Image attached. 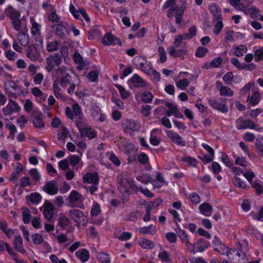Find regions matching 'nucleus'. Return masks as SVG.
<instances>
[{"label": "nucleus", "instance_id": "13d9d810", "mask_svg": "<svg viewBox=\"0 0 263 263\" xmlns=\"http://www.w3.org/2000/svg\"><path fill=\"white\" fill-rule=\"evenodd\" d=\"M29 173L33 180H34L36 183L41 178V174L36 168H32L30 170Z\"/></svg>", "mask_w": 263, "mask_h": 263}, {"label": "nucleus", "instance_id": "603ef678", "mask_svg": "<svg viewBox=\"0 0 263 263\" xmlns=\"http://www.w3.org/2000/svg\"><path fill=\"white\" fill-rule=\"evenodd\" d=\"M197 32V28L195 26H193L190 27L189 29V32L185 33H184V40H190L194 37Z\"/></svg>", "mask_w": 263, "mask_h": 263}, {"label": "nucleus", "instance_id": "69168bd1", "mask_svg": "<svg viewBox=\"0 0 263 263\" xmlns=\"http://www.w3.org/2000/svg\"><path fill=\"white\" fill-rule=\"evenodd\" d=\"M216 20H217V22L214 26L213 32L216 35H218L223 28V25L222 18Z\"/></svg>", "mask_w": 263, "mask_h": 263}, {"label": "nucleus", "instance_id": "e2e57ef3", "mask_svg": "<svg viewBox=\"0 0 263 263\" xmlns=\"http://www.w3.org/2000/svg\"><path fill=\"white\" fill-rule=\"evenodd\" d=\"M256 147L258 154L263 157V137L256 139Z\"/></svg>", "mask_w": 263, "mask_h": 263}, {"label": "nucleus", "instance_id": "79ce46f5", "mask_svg": "<svg viewBox=\"0 0 263 263\" xmlns=\"http://www.w3.org/2000/svg\"><path fill=\"white\" fill-rule=\"evenodd\" d=\"M76 255L83 262L87 261L89 258V253L85 249L76 252Z\"/></svg>", "mask_w": 263, "mask_h": 263}, {"label": "nucleus", "instance_id": "7c9ffc66", "mask_svg": "<svg viewBox=\"0 0 263 263\" xmlns=\"http://www.w3.org/2000/svg\"><path fill=\"white\" fill-rule=\"evenodd\" d=\"M261 96L257 90L253 91L247 98V101L252 106L256 105L260 101Z\"/></svg>", "mask_w": 263, "mask_h": 263}, {"label": "nucleus", "instance_id": "6e6d98bb", "mask_svg": "<svg viewBox=\"0 0 263 263\" xmlns=\"http://www.w3.org/2000/svg\"><path fill=\"white\" fill-rule=\"evenodd\" d=\"M115 87L118 89L122 99H127L129 96V92L126 90L122 85L119 84H115Z\"/></svg>", "mask_w": 263, "mask_h": 263}, {"label": "nucleus", "instance_id": "37998d69", "mask_svg": "<svg viewBox=\"0 0 263 263\" xmlns=\"http://www.w3.org/2000/svg\"><path fill=\"white\" fill-rule=\"evenodd\" d=\"M138 243L143 249H149L154 247V243L153 241L143 238H140L138 240Z\"/></svg>", "mask_w": 263, "mask_h": 263}, {"label": "nucleus", "instance_id": "09e8293b", "mask_svg": "<svg viewBox=\"0 0 263 263\" xmlns=\"http://www.w3.org/2000/svg\"><path fill=\"white\" fill-rule=\"evenodd\" d=\"M101 212V209L100 204L96 201L93 202L90 211V216L91 217L97 216Z\"/></svg>", "mask_w": 263, "mask_h": 263}, {"label": "nucleus", "instance_id": "052dcab7", "mask_svg": "<svg viewBox=\"0 0 263 263\" xmlns=\"http://www.w3.org/2000/svg\"><path fill=\"white\" fill-rule=\"evenodd\" d=\"M70 223V220L64 215H60L58 219V224L62 227L64 228Z\"/></svg>", "mask_w": 263, "mask_h": 263}, {"label": "nucleus", "instance_id": "412c9836", "mask_svg": "<svg viewBox=\"0 0 263 263\" xmlns=\"http://www.w3.org/2000/svg\"><path fill=\"white\" fill-rule=\"evenodd\" d=\"M69 164L76 170L81 169L84 163L81 157L77 155H71L68 157Z\"/></svg>", "mask_w": 263, "mask_h": 263}, {"label": "nucleus", "instance_id": "f257e3e1", "mask_svg": "<svg viewBox=\"0 0 263 263\" xmlns=\"http://www.w3.org/2000/svg\"><path fill=\"white\" fill-rule=\"evenodd\" d=\"M126 182L130 186V188L135 192L140 191L145 196L149 198H152L154 197V194L152 193L148 189L145 188L143 189L138 186L134 180L132 178H127L125 180H122L119 183V188L121 192H127L126 187L124 185V182Z\"/></svg>", "mask_w": 263, "mask_h": 263}, {"label": "nucleus", "instance_id": "cd10ccee", "mask_svg": "<svg viewBox=\"0 0 263 263\" xmlns=\"http://www.w3.org/2000/svg\"><path fill=\"white\" fill-rule=\"evenodd\" d=\"M82 180L83 182L87 184L98 183L99 177L96 173H86L83 175Z\"/></svg>", "mask_w": 263, "mask_h": 263}, {"label": "nucleus", "instance_id": "aec40b11", "mask_svg": "<svg viewBox=\"0 0 263 263\" xmlns=\"http://www.w3.org/2000/svg\"><path fill=\"white\" fill-rule=\"evenodd\" d=\"M176 47H170L167 48L170 55L174 58H179L181 60L184 59V55H187V51L185 49H176Z\"/></svg>", "mask_w": 263, "mask_h": 263}, {"label": "nucleus", "instance_id": "ea45409f", "mask_svg": "<svg viewBox=\"0 0 263 263\" xmlns=\"http://www.w3.org/2000/svg\"><path fill=\"white\" fill-rule=\"evenodd\" d=\"M27 32H21L17 34V39L21 45L26 46L29 43V35Z\"/></svg>", "mask_w": 263, "mask_h": 263}, {"label": "nucleus", "instance_id": "4be33fe9", "mask_svg": "<svg viewBox=\"0 0 263 263\" xmlns=\"http://www.w3.org/2000/svg\"><path fill=\"white\" fill-rule=\"evenodd\" d=\"M248 51V48L245 45H233L230 51V54L241 57Z\"/></svg>", "mask_w": 263, "mask_h": 263}, {"label": "nucleus", "instance_id": "4c0bfd02", "mask_svg": "<svg viewBox=\"0 0 263 263\" xmlns=\"http://www.w3.org/2000/svg\"><path fill=\"white\" fill-rule=\"evenodd\" d=\"M160 132L158 128H154L151 132L149 142L154 146H157L159 144L160 140L158 138L157 135Z\"/></svg>", "mask_w": 263, "mask_h": 263}, {"label": "nucleus", "instance_id": "864d4df0", "mask_svg": "<svg viewBox=\"0 0 263 263\" xmlns=\"http://www.w3.org/2000/svg\"><path fill=\"white\" fill-rule=\"evenodd\" d=\"M98 259L102 263H110V257L109 255L104 252H100L97 255Z\"/></svg>", "mask_w": 263, "mask_h": 263}, {"label": "nucleus", "instance_id": "ddd939ff", "mask_svg": "<svg viewBox=\"0 0 263 263\" xmlns=\"http://www.w3.org/2000/svg\"><path fill=\"white\" fill-rule=\"evenodd\" d=\"M46 68L48 71H51L52 69L59 66L62 62V58L58 53L54 55H50L46 59Z\"/></svg>", "mask_w": 263, "mask_h": 263}, {"label": "nucleus", "instance_id": "1a4fd4ad", "mask_svg": "<svg viewBox=\"0 0 263 263\" xmlns=\"http://www.w3.org/2000/svg\"><path fill=\"white\" fill-rule=\"evenodd\" d=\"M133 63L137 68L146 73L152 64L146 59L141 56L136 57L133 60Z\"/></svg>", "mask_w": 263, "mask_h": 263}, {"label": "nucleus", "instance_id": "7ed1b4c3", "mask_svg": "<svg viewBox=\"0 0 263 263\" xmlns=\"http://www.w3.org/2000/svg\"><path fill=\"white\" fill-rule=\"evenodd\" d=\"M178 236L180 239L182 243H183L187 250L193 254L196 253V246L198 245V242L192 243L191 242V237L185 231L179 229L177 232Z\"/></svg>", "mask_w": 263, "mask_h": 263}, {"label": "nucleus", "instance_id": "b1692460", "mask_svg": "<svg viewBox=\"0 0 263 263\" xmlns=\"http://www.w3.org/2000/svg\"><path fill=\"white\" fill-rule=\"evenodd\" d=\"M166 134L167 136L175 144L182 146L185 145L184 141L177 133H175L173 130H168L166 131Z\"/></svg>", "mask_w": 263, "mask_h": 263}, {"label": "nucleus", "instance_id": "0e129e2a", "mask_svg": "<svg viewBox=\"0 0 263 263\" xmlns=\"http://www.w3.org/2000/svg\"><path fill=\"white\" fill-rule=\"evenodd\" d=\"M23 220V222L27 224L30 222V212L26 208H22V209Z\"/></svg>", "mask_w": 263, "mask_h": 263}, {"label": "nucleus", "instance_id": "2f4dec72", "mask_svg": "<svg viewBox=\"0 0 263 263\" xmlns=\"http://www.w3.org/2000/svg\"><path fill=\"white\" fill-rule=\"evenodd\" d=\"M200 213L206 217H209L213 212L212 206L208 203L204 202L199 206Z\"/></svg>", "mask_w": 263, "mask_h": 263}, {"label": "nucleus", "instance_id": "4d7b16f0", "mask_svg": "<svg viewBox=\"0 0 263 263\" xmlns=\"http://www.w3.org/2000/svg\"><path fill=\"white\" fill-rule=\"evenodd\" d=\"M231 63L239 69H246V64L240 62L239 60L236 58H232L231 59Z\"/></svg>", "mask_w": 263, "mask_h": 263}, {"label": "nucleus", "instance_id": "0eeeda50", "mask_svg": "<svg viewBox=\"0 0 263 263\" xmlns=\"http://www.w3.org/2000/svg\"><path fill=\"white\" fill-rule=\"evenodd\" d=\"M67 205L70 207H76L84 201L83 195L76 190H72L67 198Z\"/></svg>", "mask_w": 263, "mask_h": 263}, {"label": "nucleus", "instance_id": "6ab92c4d", "mask_svg": "<svg viewBox=\"0 0 263 263\" xmlns=\"http://www.w3.org/2000/svg\"><path fill=\"white\" fill-rule=\"evenodd\" d=\"M102 44L104 46L116 45H121L122 43L120 40L113 36L111 33H108L105 34L102 39Z\"/></svg>", "mask_w": 263, "mask_h": 263}, {"label": "nucleus", "instance_id": "dca6fc26", "mask_svg": "<svg viewBox=\"0 0 263 263\" xmlns=\"http://www.w3.org/2000/svg\"><path fill=\"white\" fill-rule=\"evenodd\" d=\"M165 105L167 107V109H166L165 110L167 116H174L176 118H183V115L179 111L177 106L175 103L172 102H166Z\"/></svg>", "mask_w": 263, "mask_h": 263}, {"label": "nucleus", "instance_id": "de8ad7c7", "mask_svg": "<svg viewBox=\"0 0 263 263\" xmlns=\"http://www.w3.org/2000/svg\"><path fill=\"white\" fill-rule=\"evenodd\" d=\"M255 61L259 62L263 61V48H257L254 47L253 48Z\"/></svg>", "mask_w": 263, "mask_h": 263}, {"label": "nucleus", "instance_id": "bf43d9fd", "mask_svg": "<svg viewBox=\"0 0 263 263\" xmlns=\"http://www.w3.org/2000/svg\"><path fill=\"white\" fill-rule=\"evenodd\" d=\"M136 179L138 181L144 183L148 184L151 183L152 178L148 174H143L142 175H138L137 176Z\"/></svg>", "mask_w": 263, "mask_h": 263}, {"label": "nucleus", "instance_id": "bb28decb", "mask_svg": "<svg viewBox=\"0 0 263 263\" xmlns=\"http://www.w3.org/2000/svg\"><path fill=\"white\" fill-rule=\"evenodd\" d=\"M216 87L222 96L231 97L234 95L233 91L230 88L223 86L220 81H216Z\"/></svg>", "mask_w": 263, "mask_h": 263}, {"label": "nucleus", "instance_id": "393cba45", "mask_svg": "<svg viewBox=\"0 0 263 263\" xmlns=\"http://www.w3.org/2000/svg\"><path fill=\"white\" fill-rule=\"evenodd\" d=\"M42 189L44 191L51 195H55L58 192V187L54 181L46 182Z\"/></svg>", "mask_w": 263, "mask_h": 263}, {"label": "nucleus", "instance_id": "423d86ee", "mask_svg": "<svg viewBox=\"0 0 263 263\" xmlns=\"http://www.w3.org/2000/svg\"><path fill=\"white\" fill-rule=\"evenodd\" d=\"M76 124L82 136H86L90 139L96 136V132L89 127L85 126L83 121H76Z\"/></svg>", "mask_w": 263, "mask_h": 263}, {"label": "nucleus", "instance_id": "3c124183", "mask_svg": "<svg viewBox=\"0 0 263 263\" xmlns=\"http://www.w3.org/2000/svg\"><path fill=\"white\" fill-rule=\"evenodd\" d=\"M254 82L253 81L249 82L246 84L239 91L240 97H243L252 89L254 86Z\"/></svg>", "mask_w": 263, "mask_h": 263}, {"label": "nucleus", "instance_id": "20e7f679", "mask_svg": "<svg viewBox=\"0 0 263 263\" xmlns=\"http://www.w3.org/2000/svg\"><path fill=\"white\" fill-rule=\"evenodd\" d=\"M187 0H181L182 3L180 7L173 6L171 7L167 12V16L170 17L175 14L177 24L181 23L184 11L185 9V2Z\"/></svg>", "mask_w": 263, "mask_h": 263}, {"label": "nucleus", "instance_id": "5701e85b", "mask_svg": "<svg viewBox=\"0 0 263 263\" xmlns=\"http://www.w3.org/2000/svg\"><path fill=\"white\" fill-rule=\"evenodd\" d=\"M69 69L65 67H62L57 70L58 74L62 76V79L60 81L61 86H65L70 81V76L67 73Z\"/></svg>", "mask_w": 263, "mask_h": 263}, {"label": "nucleus", "instance_id": "f704fd0d", "mask_svg": "<svg viewBox=\"0 0 263 263\" xmlns=\"http://www.w3.org/2000/svg\"><path fill=\"white\" fill-rule=\"evenodd\" d=\"M162 199L160 198H157L154 200L153 201L148 203L144 200H141L142 204L146 206V209L151 211L159 206L162 203Z\"/></svg>", "mask_w": 263, "mask_h": 263}, {"label": "nucleus", "instance_id": "a211bd4d", "mask_svg": "<svg viewBox=\"0 0 263 263\" xmlns=\"http://www.w3.org/2000/svg\"><path fill=\"white\" fill-rule=\"evenodd\" d=\"M236 126L238 129L246 128H255V123L249 119L245 120L243 118H239L236 122Z\"/></svg>", "mask_w": 263, "mask_h": 263}, {"label": "nucleus", "instance_id": "4468645a", "mask_svg": "<svg viewBox=\"0 0 263 263\" xmlns=\"http://www.w3.org/2000/svg\"><path fill=\"white\" fill-rule=\"evenodd\" d=\"M209 103L212 108L219 111L222 113H226L228 111L226 100L224 99H221L219 101L211 100Z\"/></svg>", "mask_w": 263, "mask_h": 263}, {"label": "nucleus", "instance_id": "a878e982", "mask_svg": "<svg viewBox=\"0 0 263 263\" xmlns=\"http://www.w3.org/2000/svg\"><path fill=\"white\" fill-rule=\"evenodd\" d=\"M241 11L246 14H249L251 17L253 19L259 18L260 16V10L256 7L251 6L248 8L247 7L243 6Z\"/></svg>", "mask_w": 263, "mask_h": 263}, {"label": "nucleus", "instance_id": "c9c22d12", "mask_svg": "<svg viewBox=\"0 0 263 263\" xmlns=\"http://www.w3.org/2000/svg\"><path fill=\"white\" fill-rule=\"evenodd\" d=\"M140 124L134 120H127L124 123V127L126 132L128 130L132 132L138 130L140 128Z\"/></svg>", "mask_w": 263, "mask_h": 263}, {"label": "nucleus", "instance_id": "8fccbe9b", "mask_svg": "<svg viewBox=\"0 0 263 263\" xmlns=\"http://www.w3.org/2000/svg\"><path fill=\"white\" fill-rule=\"evenodd\" d=\"M222 60L221 57H217L213 59L210 63L206 64L204 67L206 68H217L222 63Z\"/></svg>", "mask_w": 263, "mask_h": 263}, {"label": "nucleus", "instance_id": "49530a36", "mask_svg": "<svg viewBox=\"0 0 263 263\" xmlns=\"http://www.w3.org/2000/svg\"><path fill=\"white\" fill-rule=\"evenodd\" d=\"M27 199L32 203L38 204L42 200V196L39 193L35 192L27 196Z\"/></svg>", "mask_w": 263, "mask_h": 263}, {"label": "nucleus", "instance_id": "338daca9", "mask_svg": "<svg viewBox=\"0 0 263 263\" xmlns=\"http://www.w3.org/2000/svg\"><path fill=\"white\" fill-rule=\"evenodd\" d=\"M252 186L255 189L256 192L258 194L263 193V186L259 180H255L251 183Z\"/></svg>", "mask_w": 263, "mask_h": 263}, {"label": "nucleus", "instance_id": "680f3d73", "mask_svg": "<svg viewBox=\"0 0 263 263\" xmlns=\"http://www.w3.org/2000/svg\"><path fill=\"white\" fill-rule=\"evenodd\" d=\"M233 184L237 187L243 189H247L249 186L243 181L241 180L239 178L235 177L233 179Z\"/></svg>", "mask_w": 263, "mask_h": 263}, {"label": "nucleus", "instance_id": "f8f14e48", "mask_svg": "<svg viewBox=\"0 0 263 263\" xmlns=\"http://www.w3.org/2000/svg\"><path fill=\"white\" fill-rule=\"evenodd\" d=\"M21 107L15 101L9 99L7 105L3 108V112L5 116H10L15 112H18Z\"/></svg>", "mask_w": 263, "mask_h": 263}, {"label": "nucleus", "instance_id": "9d476101", "mask_svg": "<svg viewBox=\"0 0 263 263\" xmlns=\"http://www.w3.org/2000/svg\"><path fill=\"white\" fill-rule=\"evenodd\" d=\"M66 114L67 116L70 119H74L76 117H79L80 121H82L81 116H82V112L80 105L77 103H74L72 105V108L67 107L66 108Z\"/></svg>", "mask_w": 263, "mask_h": 263}, {"label": "nucleus", "instance_id": "9b49d317", "mask_svg": "<svg viewBox=\"0 0 263 263\" xmlns=\"http://www.w3.org/2000/svg\"><path fill=\"white\" fill-rule=\"evenodd\" d=\"M40 209L46 219L50 220L52 218L55 208L52 203L45 201Z\"/></svg>", "mask_w": 263, "mask_h": 263}, {"label": "nucleus", "instance_id": "6e6552de", "mask_svg": "<svg viewBox=\"0 0 263 263\" xmlns=\"http://www.w3.org/2000/svg\"><path fill=\"white\" fill-rule=\"evenodd\" d=\"M68 215L71 219L78 225L81 223L85 224L86 219L82 211L77 209H72L68 212Z\"/></svg>", "mask_w": 263, "mask_h": 263}, {"label": "nucleus", "instance_id": "f03ea898", "mask_svg": "<svg viewBox=\"0 0 263 263\" xmlns=\"http://www.w3.org/2000/svg\"><path fill=\"white\" fill-rule=\"evenodd\" d=\"M5 89L9 97L15 99L18 96H23L25 92L19 86L12 81H7L4 84Z\"/></svg>", "mask_w": 263, "mask_h": 263}, {"label": "nucleus", "instance_id": "2eb2a0df", "mask_svg": "<svg viewBox=\"0 0 263 263\" xmlns=\"http://www.w3.org/2000/svg\"><path fill=\"white\" fill-rule=\"evenodd\" d=\"M201 146L206 151L207 154H203V156L201 158L202 161L204 163H208L212 162L215 157V152L213 148H212L208 144L203 143L201 144Z\"/></svg>", "mask_w": 263, "mask_h": 263}, {"label": "nucleus", "instance_id": "58836bf2", "mask_svg": "<svg viewBox=\"0 0 263 263\" xmlns=\"http://www.w3.org/2000/svg\"><path fill=\"white\" fill-rule=\"evenodd\" d=\"M209 11L213 14L215 20L222 18L221 9L216 4H211L209 8Z\"/></svg>", "mask_w": 263, "mask_h": 263}, {"label": "nucleus", "instance_id": "a19ab883", "mask_svg": "<svg viewBox=\"0 0 263 263\" xmlns=\"http://www.w3.org/2000/svg\"><path fill=\"white\" fill-rule=\"evenodd\" d=\"M6 14L9 18L14 21L20 17V13L16 10L14 9L11 6H9L5 10Z\"/></svg>", "mask_w": 263, "mask_h": 263}, {"label": "nucleus", "instance_id": "774afa93", "mask_svg": "<svg viewBox=\"0 0 263 263\" xmlns=\"http://www.w3.org/2000/svg\"><path fill=\"white\" fill-rule=\"evenodd\" d=\"M158 52L159 56V62L161 63H164L167 60L166 54L164 48L162 47H159Z\"/></svg>", "mask_w": 263, "mask_h": 263}, {"label": "nucleus", "instance_id": "5fc2aeb1", "mask_svg": "<svg viewBox=\"0 0 263 263\" xmlns=\"http://www.w3.org/2000/svg\"><path fill=\"white\" fill-rule=\"evenodd\" d=\"M190 81L187 79H182L176 82V86L181 89L185 90L186 88L189 86Z\"/></svg>", "mask_w": 263, "mask_h": 263}, {"label": "nucleus", "instance_id": "473e14b6", "mask_svg": "<svg viewBox=\"0 0 263 263\" xmlns=\"http://www.w3.org/2000/svg\"><path fill=\"white\" fill-rule=\"evenodd\" d=\"M30 20L31 24V32L32 34L36 37L39 36L41 34V25L35 21L33 16H30Z\"/></svg>", "mask_w": 263, "mask_h": 263}, {"label": "nucleus", "instance_id": "f3484780", "mask_svg": "<svg viewBox=\"0 0 263 263\" xmlns=\"http://www.w3.org/2000/svg\"><path fill=\"white\" fill-rule=\"evenodd\" d=\"M12 25L13 28L17 31H28L27 22L24 16L21 19L17 18L13 21L12 22Z\"/></svg>", "mask_w": 263, "mask_h": 263}, {"label": "nucleus", "instance_id": "72a5a7b5", "mask_svg": "<svg viewBox=\"0 0 263 263\" xmlns=\"http://www.w3.org/2000/svg\"><path fill=\"white\" fill-rule=\"evenodd\" d=\"M31 92L36 101L39 102L44 101L47 97V95L43 92L40 89L37 87H35L31 89Z\"/></svg>", "mask_w": 263, "mask_h": 263}, {"label": "nucleus", "instance_id": "c756f323", "mask_svg": "<svg viewBox=\"0 0 263 263\" xmlns=\"http://www.w3.org/2000/svg\"><path fill=\"white\" fill-rule=\"evenodd\" d=\"M129 82L136 87H142L146 85V82L137 74H134Z\"/></svg>", "mask_w": 263, "mask_h": 263}, {"label": "nucleus", "instance_id": "e433bc0d", "mask_svg": "<svg viewBox=\"0 0 263 263\" xmlns=\"http://www.w3.org/2000/svg\"><path fill=\"white\" fill-rule=\"evenodd\" d=\"M13 245L16 251L23 254L26 253V250L23 247V240L21 236H18L15 237Z\"/></svg>", "mask_w": 263, "mask_h": 263}, {"label": "nucleus", "instance_id": "39448f33", "mask_svg": "<svg viewBox=\"0 0 263 263\" xmlns=\"http://www.w3.org/2000/svg\"><path fill=\"white\" fill-rule=\"evenodd\" d=\"M227 256L232 263H245L247 260L246 254L241 250H231Z\"/></svg>", "mask_w": 263, "mask_h": 263}, {"label": "nucleus", "instance_id": "c85d7f7f", "mask_svg": "<svg viewBox=\"0 0 263 263\" xmlns=\"http://www.w3.org/2000/svg\"><path fill=\"white\" fill-rule=\"evenodd\" d=\"M73 58L74 62L78 64L77 68L80 70L86 68L89 65V63L84 61L82 56L78 52L74 53Z\"/></svg>", "mask_w": 263, "mask_h": 263}, {"label": "nucleus", "instance_id": "a18cd8bd", "mask_svg": "<svg viewBox=\"0 0 263 263\" xmlns=\"http://www.w3.org/2000/svg\"><path fill=\"white\" fill-rule=\"evenodd\" d=\"M138 231L142 234L154 235L156 233V230L155 227L153 224H151L147 227H143L139 228Z\"/></svg>", "mask_w": 263, "mask_h": 263}, {"label": "nucleus", "instance_id": "c03bdc74", "mask_svg": "<svg viewBox=\"0 0 263 263\" xmlns=\"http://www.w3.org/2000/svg\"><path fill=\"white\" fill-rule=\"evenodd\" d=\"M32 123L35 128H42L45 126L42 116L40 115H36L34 116Z\"/></svg>", "mask_w": 263, "mask_h": 263}]
</instances>
